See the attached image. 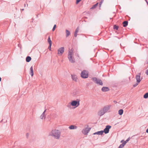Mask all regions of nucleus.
<instances>
[{
	"mask_svg": "<svg viewBox=\"0 0 148 148\" xmlns=\"http://www.w3.org/2000/svg\"><path fill=\"white\" fill-rule=\"evenodd\" d=\"M80 100L77 99L75 100L72 101L71 102H70L67 105L68 107L71 108V106H75V108L77 107L79 105Z\"/></svg>",
	"mask_w": 148,
	"mask_h": 148,
	"instance_id": "nucleus-1",
	"label": "nucleus"
},
{
	"mask_svg": "<svg viewBox=\"0 0 148 148\" xmlns=\"http://www.w3.org/2000/svg\"><path fill=\"white\" fill-rule=\"evenodd\" d=\"M51 134H50L55 137L57 139H59L60 136V131L58 130H52L51 132Z\"/></svg>",
	"mask_w": 148,
	"mask_h": 148,
	"instance_id": "nucleus-2",
	"label": "nucleus"
},
{
	"mask_svg": "<svg viewBox=\"0 0 148 148\" xmlns=\"http://www.w3.org/2000/svg\"><path fill=\"white\" fill-rule=\"evenodd\" d=\"M92 79L93 81L97 84L99 85L102 86L103 83L102 81L100 79H98L96 77H93Z\"/></svg>",
	"mask_w": 148,
	"mask_h": 148,
	"instance_id": "nucleus-3",
	"label": "nucleus"
},
{
	"mask_svg": "<svg viewBox=\"0 0 148 148\" xmlns=\"http://www.w3.org/2000/svg\"><path fill=\"white\" fill-rule=\"evenodd\" d=\"M81 76L82 78H86L88 77V72L85 70H83L81 72Z\"/></svg>",
	"mask_w": 148,
	"mask_h": 148,
	"instance_id": "nucleus-4",
	"label": "nucleus"
},
{
	"mask_svg": "<svg viewBox=\"0 0 148 148\" xmlns=\"http://www.w3.org/2000/svg\"><path fill=\"white\" fill-rule=\"evenodd\" d=\"M111 127V126L110 125H106V127L103 130H102V132L103 133L104 132L105 134H108L109 132V130Z\"/></svg>",
	"mask_w": 148,
	"mask_h": 148,
	"instance_id": "nucleus-5",
	"label": "nucleus"
},
{
	"mask_svg": "<svg viewBox=\"0 0 148 148\" xmlns=\"http://www.w3.org/2000/svg\"><path fill=\"white\" fill-rule=\"evenodd\" d=\"M111 107V106L110 105H106L103 107L102 109L103 110L104 112L106 113L108 112L109 110L110 109Z\"/></svg>",
	"mask_w": 148,
	"mask_h": 148,
	"instance_id": "nucleus-6",
	"label": "nucleus"
},
{
	"mask_svg": "<svg viewBox=\"0 0 148 148\" xmlns=\"http://www.w3.org/2000/svg\"><path fill=\"white\" fill-rule=\"evenodd\" d=\"M70 53H68V58L69 59V61L71 63H73L75 62V59L73 58H72V55L70 54Z\"/></svg>",
	"mask_w": 148,
	"mask_h": 148,
	"instance_id": "nucleus-7",
	"label": "nucleus"
},
{
	"mask_svg": "<svg viewBox=\"0 0 148 148\" xmlns=\"http://www.w3.org/2000/svg\"><path fill=\"white\" fill-rule=\"evenodd\" d=\"M90 129V128H86L83 129L82 132L84 135H86L88 133Z\"/></svg>",
	"mask_w": 148,
	"mask_h": 148,
	"instance_id": "nucleus-8",
	"label": "nucleus"
},
{
	"mask_svg": "<svg viewBox=\"0 0 148 148\" xmlns=\"http://www.w3.org/2000/svg\"><path fill=\"white\" fill-rule=\"evenodd\" d=\"M140 75L141 73H139L136 76L135 78L137 82L138 83H139L141 81V79H140Z\"/></svg>",
	"mask_w": 148,
	"mask_h": 148,
	"instance_id": "nucleus-9",
	"label": "nucleus"
},
{
	"mask_svg": "<svg viewBox=\"0 0 148 148\" xmlns=\"http://www.w3.org/2000/svg\"><path fill=\"white\" fill-rule=\"evenodd\" d=\"M64 47H61L59 48L58 50V54H60L62 55L64 52Z\"/></svg>",
	"mask_w": 148,
	"mask_h": 148,
	"instance_id": "nucleus-10",
	"label": "nucleus"
},
{
	"mask_svg": "<svg viewBox=\"0 0 148 148\" xmlns=\"http://www.w3.org/2000/svg\"><path fill=\"white\" fill-rule=\"evenodd\" d=\"M109 90V88L107 87H103L101 88V90L103 92L108 91Z\"/></svg>",
	"mask_w": 148,
	"mask_h": 148,
	"instance_id": "nucleus-11",
	"label": "nucleus"
},
{
	"mask_svg": "<svg viewBox=\"0 0 148 148\" xmlns=\"http://www.w3.org/2000/svg\"><path fill=\"white\" fill-rule=\"evenodd\" d=\"M105 113V112H104L103 110L102 109L100 110L99 112H98V114L100 116H101Z\"/></svg>",
	"mask_w": 148,
	"mask_h": 148,
	"instance_id": "nucleus-12",
	"label": "nucleus"
},
{
	"mask_svg": "<svg viewBox=\"0 0 148 148\" xmlns=\"http://www.w3.org/2000/svg\"><path fill=\"white\" fill-rule=\"evenodd\" d=\"M77 128V126H75L74 125H71L69 127V128L70 130L76 129Z\"/></svg>",
	"mask_w": 148,
	"mask_h": 148,
	"instance_id": "nucleus-13",
	"label": "nucleus"
},
{
	"mask_svg": "<svg viewBox=\"0 0 148 148\" xmlns=\"http://www.w3.org/2000/svg\"><path fill=\"white\" fill-rule=\"evenodd\" d=\"M103 134V133L102 132V130H101L99 131H98L97 132H95L93 134H98V135H102Z\"/></svg>",
	"mask_w": 148,
	"mask_h": 148,
	"instance_id": "nucleus-14",
	"label": "nucleus"
},
{
	"mask_svg": "<svg viewBox=\"0 0 148 148\" xmlns=\"http://www.w3.org/2000/svg\"><path fill=\"white\" fill-rule=\"evenodd\" d=\"M128 24V22L127 21H125L123 22V26L124 27L127 26Z\"/></svg>",
	"mask_w": 148,
	"mask_h": 148,
	"instance_id": "nucleus-15",
	"label": "nucleus"
},
{
	"mask_svg": "<svg viewBox=\"0 0 148 148\" xmlns=\"http://www.w3.org/2000/svg\"><path fill=\"white\" fill-rule=\"evenodd\" d=\"M30 74L31 75L32 77L34 75V71L33 66H32L30 68Z\"/></svg>",
	"mask_w": 148,
	"mask_h": 148,
	"instance_id": "nucleus-16",
	"label": "nucleus"
},
{
	"mask_svg": "<svg viewBox=\"0 0 148 148\" xmlns=\"http://www.w3.org/2000/svg\"><path fill=\"white\" fill-rule=\"evenodd\" d=\"M46 111V110H45L44 112H43V113L41 115V116H40V118L41 119H43V118H44V119L45 118V111Z\"/></svg>",
	"mask_w": 148,
	"mask_h": 148,
	"instance_id": "nucleus-17",
	"label": "nucleus"
},
{
	"mask_svg": "<svg viewBox=\"0 0 148 148\" xmlns=\"http://www.w3.org/2000/svg\"><path fill=\"white\" fill-rule=\"evenodd\" d=\"M31 58L29 56H27L26 58V60L27 62H29L31 60Z\"/></svg>",
	"mask_w": 148,
	"mask_h": 148,
	"instance_id": "nucleus-18",
	"label": "nucleus"
},
{
	"mask_svg": "<svg viewBox=\"0 0 148 148\" xmlns=\"http://www.w3.org/2000/svg\"><path fill=\"white\" fill-rule=\"evenodd\" d=\"M66 37L68 36L71 34L70 32L67 29L66 30Z\"/></svg>",
	"mask_w": 148,
	"mask_h": 148,
	"instance_id": "nucleus-19",
	"label": "nucleus"
},
{
	"mask_svg": "<svg viewBox=\"0 0 148 148\" xmlns=\"http://www.w3.org/2000/svg\"><path fill=\"white\" fill-rule=\"evenodd\" d=\"M72 78V79L75 81H76L77 80V77L75 75H71Z\"/></svg>",
	"mask_w": 148,
	"mask_h": 148,
	"instance_id": "nucleus-20",
	"label": "nucleus"
},
{
	"mask_svg": "<svg viewBox=\"0 0 148 148\" xmlns=\"http://www.w3.org/2000/svg\"><path fill=\"white\" fill-rule=\"evenodd\" d=\"M98 3H97L95 5H93L92 7L90 8L91 9H93L95 8L98 5Z\"/></svg>",
	"mask_w": 148,
	"mask_h": 148,
	"instance_id": "nucleus-21",
	"label": "nucleus"
},
{
	"mask_svg": "<svg viewBox=\"0 0 148 148\" xmlns=\"http://www.w3.org/2000/svg\"><path fill=\"white\" fill-rule=\"evenodd\" d=\"M123 109H120L118 111V113L120 115H122L123 113Z\"/></svg>",
	"mask_w": 148,
	"mask_h": 148,
	"instance_id": "nucleus-22",
	"label": "nucleus"
},
{
	"mask_svg": "<svg viewBox=\"0 0 148 148\" xmlns=\"http://www.w3.org/2000/svg\"><path fill=\"white\" fill-rule=\"evenodd\" d=\"M47 41L48 43L49 44H52V41L51 40L50 37L49 36L48 40H47Z\"/></svg>",
	"mask_w": 148,
	"mask_h": 148,
	"instance_id": "nucleus-23",
	"label": "nucleus"
},
{
	"mask_svg": "<svg viewBox=\"0 0 148 148\" xmlns=\"http://www.w3.org/2000/svg\"><path fill=\"white\" fill-rule=\"evenodd\" d=\"M119 28V27L118 26L116 25H114L113 26V29H116V30H117Z\"/></svg>",
	"mask_w": 148,
	"mask_h": 148,
	"instance_id": "nucleus-24",
	"label": "nucleus"
},
{
	"mask_svg": "<svg viewBox=\"0 0 148 148\" xmlns=\"http://www.w3.org/2000/svg\"><path fill=\"white\" fill-rule=\"evenodd\" d=\"M143 97L145 99L148 98V92H147L144 95Z\"/></svg>",
	"mask_w": 148,
	"mask_h": 148,
	"instance_id": "nucleus-25",
	"label": "nucleus"
},
{
	"mask_svg": "<svg viewBox=\"0 0 148 148\" xmlns=\"http://www.w3.org/2000/svg\"><path fill=\"white\" fill-rule=\"evenodd\" d=\"M78 91L75 90L73 92V94L75 96L76 95H77L78 94Z\"/></svg>",
	"mask_w": 148,
	"mask_h": 148,
	"instance_id": "nucleus-26",
	"label": "nucleus"
},
{
	"mask_svg": "<svg viewBox=\"0 0 148 148\" xmlns=\"http://www.w3.org/2000/svg\"><path fill=\"white\" fill-rule=\"evenodd\" d=\"M73 49H71L70 51H69L68 53H70L71 55H72L73 53Z\"/></svg>",
	"mask_w": 148,
	"mask_h": 148,
	"instance_id": "nucleus-27",
	"label": "nucleus"
},
{
	"mask_svg": "<svg viewBox=\"0 0 148 148\" xmlns=\"http://www.w3.org/2000/svg\"><path fill=\"white\" fill-rule=\"evenodd\" d=\"M56 24L54 25L53 26V27L52 29V30L53 31L55 29H56Z\"/></svg>",
	"mask_w": 148,
	"mask_h": 148,
	"instance_id": "nucleus-28",
	"label": "nucleus"
},
{
	"mask_svg": "<svg viewBox=\"0 0 148 148\" xmlns=\"http://www.w3.org/2000/svg\"><path fill=\"white\" fill-rule=\"evenodd\" d=\"M79 27H77V28L76 30L75 31V32H77V33H78V31H79Z\"/></svg>",
	"mask_w": 148,
	"mask_h": 148,
	"instance_id": "nucleus-29",
	"label": "nucleus"
},
{
	"mask_svg": "<svg viewBox=\"0 0 148 148\" xmlns=\"http://www.w3.org/2000/svg\"><path fill=\"white\" fill-rule=\"evenodd\" d=\"M124 145L122 144H121L118 147V148H122L123 147Z\"/></svg>",
	"mask_w": 148,
	"mask_h": 148,
	"instance_id": "nucleus-30",
	"label": "nucleus"
},
{
	"mask_svg": "<svg viewBox=\"0 0 148 148\" xmlns=\"http://www.w3.org/2000/svg\"><path fill=\"white\" fill-rule=\"evenodd\" d=\"M51 45H52V44H49V46L48 47V49L50 51H51Z\"/></svg>",
	"mask_w": 148,
	"mask_h": 148,
	"instance_id": "nucleus-31",
	"label": "nucleus"
},
{
	"mask_svg": "<svg viewBox=\"0 0 148 148\" xmlns=\"http://www.w3.org/2000/svg\"><path fill=\"white\" fill-rule=\"evenodd\" d=\"M138 83H139L137 82V83L134 84L133 85V87H135L136 86L138 85Z\"/></svg>",
	"mask_w": 148,
	"mask_h": 148,
	"instance_id": "nucleus-32",
	"label": "nucleus"
},
{
	"mask_svg": "<svg viewBox=\"0 0 148 148\" xmlns=\"http://www.w3.org/2000/svg\"><path fill=\"white\" fill-rule=\"evenodd\" d=\"M81 1V0H76V4H78Z\"/></svg>",
	"mask_w": 148,
	"mask_h": 148,
	"instance_id": "nucleus-33",
	"label": "nucleus"
},
{
	"mask_svg": "<svg viewBox=\"0 0 148 148\" xmlns=\"http://www.w3.org/2000/svg\"><path fill=\"white\" fill-rule=\"evenodd\" d=\"M130 137H129L125 141L127 143L130 140Z\"/></svg>",
	"mask_w": 148,
	"mask_h": 148,
	"instance_id": "nucleus-34",
	"label": "nucleus"
},
{
	"mask_svg": "<svg viewBox=\"0 0 148 148\" xmlns=\"http://www.w3.org/2000/svg\"><path fill=\"white\" fill-rule=\"evenodd\" d=\"M77 33L75 32L74 34V36L75 37H77Z\"/></svg>",
	"mask_w": 148,
	"mask_h": 148,
	"instance_id": "nucleus-35",
	"label": "nucleus"
},
{
	"mask_svg": "<svg viewBox=\"0 0 148 148\" xmlns=\"http://www.w3.org/2000/svg\"><path fill=\"white\" fill-rule=\"evenodd\" d=\"M126 143V142H125V141H124L122 143L124 146L125 144Z\"/></svg>",
	"mask_w": 148,
	"mask_h": 148,
	"instance_id": "nucleus-36",
	"label": "nucleus"
},
{
	"mask_svg": "<svg viewBox=\"0 0 148 148\" xmlns=\"http://www.w3.org/2000/svg\"><path fill=\"white\" fill-rule=\"evenodd\" d=\"M102 3L103 2H102V1H100V2L99 3V5L100 6H101Z\"/></svg>",
	"mask_w": 148,
	"mask_h": 148,
	"instance_id": "nucleus-37",
	"label": "nucleus"
},
{
	"mask_svg": "<svg viewBox=\"0 0 148 148\" xmlns=\"http://www.w3.org/2000/svg\"><path fill=\"white\" fill-rule=\"evenodd\" d=\"M146 73L147 75H148V69L146 70Z\"/></svg>",
	"mask_w": 148,
	"mask_h": 148,
	"instance_id": "nucleus-38",
	"label": "nucleus"
},
{
	"mask_svg": "<svg viewBox=\"0 0 148 148\" xmlns=\"http://www.w3.org/2000/svg\"><path fill=\"white\" fill-rule=\"evenodd\" d=\"M145 0L146 1V3H147V5H148V2L147 1V0Z\"/></svg>",
	"mask_w": 148,
	"mask_h": 148,
	"instance_id": "nucleus-39",
	"label": "nucleus"
},
{
	"mask_svg": "<svg viewBox=\"0 0 148 148\" xmlns=\"http://www.w3.org/2000/svg\"><path fill=\"white\" fill-rule=\"evenodd\" d=\"M26 136L27 137H28V133H27L26 134Z\"/></svg>",
	"mask_w": 148,
	"mask_h": 148,
	"instance_id": "nucleus-40",
	"label": "nucleus"
},
{
	"mask_svg": "<svg viewBox=\"0 0 148 148\" xmlns=\"http://www.w3.org/2000/svg\"><path fill=\"white\" fill-rule=\"evenodd\" d=\"M146 132L148 133V128L146 130Z\"/></svg>",
	"mask_w": 148,
	"mask_h": 148,
	"instance_id": "nucleus-41",
	"label": "nucleus"
},
{
	"mask_svg": "<svg viewBox=\"0 0 148 148\" xmlns=\"http://www.w3.org/2000/svg\"><path fill=\"white\" fill-rule=\"evenodd\" d=\"M113 102H114V103H116V101H115V100Z\"/></svg>",
	"mask_w": 148,
	"mask_h": 148,
	"instance_id": "nucleus-42",
	"label": "nucleus"
},
{
	"mask_svg": "<svg viewBox=\"0 0 148 148\" xmlns=\"http://www.w3.org/2000/svg\"><path fill=\"white\" fill-rule=\"evenodd\" d=\"M124 141V140H122L121 141V143H123V141Z\"/></svg>",
	"mask_w": 148,
	"mask_h": 148,
	"instance_id": "nucleus-43",
	"label": "nucleus"
},
{
	"mask_svg": "<svg viewBox=\"0 0 148 148\" xmlns=\"http://www.w3.org/2000/svg\"><path fill=\"white\" fill-rule=\"evenodd\" d=\"M1 78L0 77V82L1 81Z\"/></svg>",
	"mask_w": 148,
	"mask_h": 148,
	"instance_id": "nucleus-44",
	"label": "nucleus"
},
{
	"mask_svg": "<svg viewBox=\"0 0 148 148\" xmlns=\"http://www.w3.org/2000/svg\"><path fill=\"white\" fill-rule=\"evenodd\" d=\"M103 1H104V0H101V1H102V2H103Z\"/></svg>",
	"mask_w": 148,
	"mask_h": 148,
	"instance_id": "nucleus-45",
	"label": "nucleus"
},
{
	"mask_svg": "<svg viewBox=\"0 0 148 148\" xmlns=\"http://www.w3.org/2000/svg\"><path fill=\"white\" fill-rule=\"evenodd\" d=\"M25 5H26V4H25L24 5V6L25 7Z\"/></svg>",
	"mask_w": 148,
	"mask_h": 148,
	"instance_id": "nucleus-46",
	"label": "nucleus"
},
{
	"mask_svg": "<svg viewBox=\"0 0 148 148\" xmlns=\"http://www.w3.org/2000/svg\"><path fill=\"white\" fill-rule=\"evenodd\" d=\"M21 10H22L23 11V10H24L23 9H21Z\"/></svg>",
	"mask_w": 148,
	"mask_h": 148,
	"instance_id": "nucleus-47",
	"label": "nucleus"
},
{
	"mask_svg": "<svg viewBox=\"0 0 148 148\" xmlns=\"http://www.w3.org/2000/svg\"><path fill=\"white\" fill-rule=\"evenodd\" d=\"M85 18H87V17H85Z\"/></svg>",
	"mask_w": 148,
	"mask_h": 148,
	"instance_id": "nucleus-48",
	"label": "nucleus"
}]
</instances>
